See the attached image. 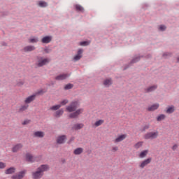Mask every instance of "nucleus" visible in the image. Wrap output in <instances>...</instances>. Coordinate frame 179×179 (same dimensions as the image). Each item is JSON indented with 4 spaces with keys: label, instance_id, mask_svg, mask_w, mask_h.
Masks as SVG:
<instances>
[{
    "label": "nucleus",
    "instance_id": "1",
    "mask_svg": "<svg viewBox=\"0 0 179 179\" xmlns=\"http://www.w3.org/2000/svg\"><path fill=\"white\" fill-rule=\"evenodd\" d=\"M79 103L78 101H72L68 106H66V110L69 113H71L69 115V117L71 119L79 118V115L83 113V108L78 109Z\"/></svg>",
    "mask_w": 179,
    "mask_h": 179
},
{
    "label": "nucleus",
    "instance_id": "2",
    "mask_svg": "<svg viewBox=\"0 0 179 179\" xmlns=\"http://www.w3.org/2000/svg\"><path fill=\"white\" fill-rule=\"evenodd\" d=\"M36 59V65L38 66V68H41V66H44V65H47V64L50 63V59L44 58L41 56H38Z\"/></svg>",
    "mask_w": 179,
    "mask_h": 179
},
{
    "label": "nucleus",
    "instance_id": "3",
    "mask_svg": "<svg viewBox=\"0 0 179 179\" xmlns=\"http://www.w3.org/2000/svg\"><path fill=\"white\" fill-rule=\"evenodd\" d=\"M159 136V131H150L144 136L145 139H156Z\"/></svg>",
    "mask_w": 179,
    "mask_h": 179
},
{
    "label": "nucleus",
    "instance_id": "4",
    "mask_svg": "<svg viewBox=\"0 0 179 179\" xmlns=\"http://www.w3.org/2000/svg\"><path fill=\"white\" fill-rule=\"evenodd\" d=\"M26 173H27V170L21 171L15 175H13L11 178L12 179H22L24 178V176H26Z\"/></svg>",
    "mask_w": 179,
    "mask_h": 179
},
{
    "label": "nucleus",
    "instance_id": "5",
    "mask_svg": "<svg viewBox=\"0 0 179 179\" xmlns=\"http://www.w3.org/2000/svg\"><path fill=\"white\" fill-rule=\"evenodd\" d=\"M41 93H43V91H39L36 94H34L28 96L24 101L25 104H30L31 101H34V100H36V96H37V94H40Z\"/></svg>",
    "mask_w": 179,
    "mask_h": 179
},
{
    "label": "nucleus",
    "instance_id": "6",
    "mask_svg": "<svg viewBox=\"0 0 179 179\" xmlns=\"http://www.w3.org/2000/svg\"><path fill=\"white\" fill-rule=\"evenodd\" d=\"M65 142H66V135H60L56 138V143L57 145H64Z\"/></svg>",
    "mask_w": 179,
    "mask_h": 179
},
{
    "label": "nucleus",
    "instance_id": "7",
    "mask_svg": "<svg viewBox=\"0 0 179 179\" xmlns=\"http://www.w3.org/2000/svg\"><path fill=\"white\" fill-rule=\"evenodd\" d=\"M37 169L44 176V173H45L47 171H50V165L42 164Z\"/></svg>",
    "mask_w": 179,
    "mask_h": 179
},
{
    "label": "nucleus",
    "instance_id": "8",
    "mask_svg": "<svg viewBox=\"0 0 179 179\" xmlns=\"http://www.w3.org/2000/svg\"><path fill=\"white\" fill-rule=\"evenodd\" d=\"M83 54V49H78L77 55H76L73 59V62H78L82 58Z\"/></svg>",
    "mask_w": 179,
    "mask_h": 179
},
{
    "label": "nucleus",
    "instance_id": "9",
    "mask_svg": "<svg viewBox=\"0 0 179 179\" xmlns=\"http://www.w3.org/2000/svg\"><path fill=\"white\" fill-rule=\"evenodd\" d=\"M44 175L40 172L38 169H36V171L32 172V178L33 179H41L43 178Z\"/></svg>",
    "mask_w": 179,
    "mask_h": 179
},
{
    "label": "nucleus",
    "instance_id": "10",
    "mask_svg": "<svg viewBox=\"0 0 179 179\" xmlns=\"http://www.w3.org/2000/svg\"><path fill=\"white\" fill-rule=\"evenodd\" d=\"M151 162H152V158H148L147 159H145L144 161L141 162L138 167L140 169H145V167H146L148 164H150Z\"/></svg>",
    "mask_w": 179,
    "mask_h": 179
},
{
    "label": "nucleus",
    "instance_id": "11",
    "mask_svg": "<svg viewBox=\"0 0 179 179\" xmlns=\"http://www.w3.org/2000/svg\"><path fill=\"white\" fill-rule=\"evenodd\" d=\"M25 159L27 162H29V163H34V162H36V157L29 152L26 154Z\"/></svg>",
    "mask_w": 179,
    "mask_h": 179
},
{
    "label": "nucleus",
    "instance_id": "12",
    "mask_svg": "<svg viewBox=\"0 0 179 179\" xmlns=\"http://www.w3.org/2000/svg\"><path fill=\"white\" fill-rule=\"evenodd\" d=\"M69 76H71L69 73H63L56 76L55 79L56 80H65V79H68Z\"/></svg>",
    "mask_w": 179,
    "mask_h": 179
},
{
    "label": "nucleus",
    "instance_id": "13",
    "mask_svg": "<svg viewBox=\"0 0 179 179\" xmlns=\"http://www.w3.org/2000/svg\"><path fill=\"white\" fill-rule=\"evenodd\" d=\"M157 89V85H153L144 89L145 93H152Z\"/></svg>",
    "mask_w": 179,
    "mask_h": 179
},
{
    "label": "nucleus",
    "instance_id": "14",
    "mask_svg": "<svg viewBox=\"0 0 179 179\" xmlns=\"http://www.w3.org/2000/svg\"><path fill=\"white\" fill-rule=\"evenodd\" d=\"M176 111V106L174 105L168 106L166 108L165 113L166 114H173Z\"/></svg>",
    "mask_w": 179,
    "mask_h": 179
},
{
    "label": "nucleus",
    "instance_id": "15",
    "mask_svg": "<svg viewBox=\"0 0 179 179\" xmlns=\"http://www.w3.org/2000/svg\"><path fill=\"white\" fill-rule=\"evenodd\" d=\"M52 40V36H46L42 38L41 43H43V44H48L49 43H51Z\"/></svg>",
    "mask_w": 179,
    "mask_h": 179
},
{
    "label": "nucleus",
    "instance_id": "16",
    "mask_svg": "<svg viewBox=\"0 0 179 179\" xmlns=\"http://www.w3.org/2000/svg\"><path fill=\"white\" fill-rule=\"evenodd\" d=\"M36 50V47L34 45H27L23 48L24 52H31V51H34Z\"/></svg>",
    "mask_w": 179,
    "mask_h": 179
},
{
    "label": "nucleus",
    "instance_id": "17",
    "mask_svg": "<svg viewBox=\"0 0 179 179\" xmlns=\"http://www.w3.org/2000/svg\"><path fill=\"white\" fill-rule=\"evenodd\" d=\"M83 127H85V124H83V123H78V124H73V127H71V129L73 131H78V129H82Z\"/></svg>",
    "mask_w": 179,
    "mask_h": 179
},
{
    "label": "nucleus",
    "instance_id": "18",
    "mask_svg": "<svg viewBox=\"0 0 179 179\" xmlns=\"http://www.w3.org/2000/svg\"><path fill=\"white\" fill-rule=\"evenodd\" d=\"M159 107H160V104L159 103H154L151 106H150L147 110L148 111H155V110H157V108H159Z\"/></svg>",
    "mask_w": 179,
    "mask_h": 179
},
{
    "label": "nucleus",
    "instance_id": "19",
    "mask_svg": "<svg viewBox=\"0 0 179 179\" xmlns=\"http://www.w3.org/2000/svg\"><path fill=\"white\" fill-rule=\"evenodd\" d=\"M22 148H23V145L22 143H18L16 144L12 149V152L13 153H16L17 152H19V150H20V149H22Z\"/></svg>",
    "mask_w": 179,
    "mask_h": 179
},
{
    "label": "nucleus",
    "instance_id": "20",
    "mask_svg": "<svg viewBox=\"0 0 179 179\" xmlns=\"http://www.w3.org/2000/svg\"><path fill=\"white\" fill-rule=\"evenodd\" d=\"M113 85V80L111 78H107L103 80V85L105 87H110Z\"/></svg>",
    "mask_w": 179,
    "mask_h": 179
},
{
    "label": "nucleus",
    "instance_id": "21",
    "mask_svg": "<svg viewBox=\"0 0 179 179\" xmlns=\"http://www.w3.org/2000/svg\"><path fill=\"white\" fill-rule=\"evenodd\" d=\"M126 138H127V134H122L115 138V143L122 142V141H124V139H125Z\"/></svg>",
    "mask_w": 179,
    "mask_h": 179
},
{
    "label": "nucleus",
    "instance_id": "22",
    "mask_svg": "<svg viewBox=\"0 0 179 179\" xmlns=\"http://www.w3.org/2000/svg\"><path fill=\"white\" fill-rule=\"evenodd\" d=\"M44 131H38L34 133V138H44L45 136Z\"/></svg>",
    "mask_w": 179,
    "mask_h": 179
},
{
    "label": "nucleus",
    "instance_id": "23",
    "mask_svg": "<svg viewBox=\"0 0 179 179\" xmlns=\"http://www.w3.org/2000/svg\"><path fill=\"white\" fill-rule=\"evenodd\" d=\"M16 172V168L15 167H10L5 171V174H13Z\"/></svg>",
    "mask_w": 179,
    "mask_h": 179
},
{
    "label": "nucleus",
    "instance_id": "24",
    "mask_svg": "<svg viewBox=\"0 0 179 179\" xmlns=\"http://www.w3.org/2000/svg\"><path fill=\"white\" fill-rule=\"evenodd\" d=\"M38 41H40V39L37 36H32L29 39V43H31V44H35L38 43Z\"/></svg>",
    "mask_w": 179,
    "mask_h": 179
},
{
    "label": "nucleus",
    "instance_id": "25",
    "mask_svg": "<svg viewBox=\"0 0 179 179\" xmlns=\"http://www.w3.org/2000/svg\"><path fill=\"white\" fill-rule=\"evenodd\" d=\"M74 8L77 12H81L82 13L85 12V8L79 4L74 5Z\"/></svg>",
    "mask_w": 179,
    "mask_h": 179
},
{
    "label": "nucleus",
    "instance_id": "26",
    "mask_svg": "<svg viewBox=\"0 0 179 179\" xmlns=\"http://www.w3.org/2000/svg\"><path fill=\"white\" fill-rule=\"evenodd\" d=\"M82 153H83V148H78L73 150V155H76V156L82 155Z\"/></svg>",
    "mask_w": 179,
    "mask_h": 179
},
{
    "label": "nucleus",
    "instance_id": "27",
    "mask_svg": "<svg viewBox=\"0 0 179 179\" xmlns=\"http://www.w3.org/2000/svg\"><path fill=\"white\" fill-rule=\"evenodd\" d=\"M38 6H39V8H47L48 3L44 1H40L38 2Z\"/></svg>",
    "mask_w": 179,
    "mask_h": 179
},
{
    "label": "nucleus",
    "instance_id": "28",
    "mask_svg": "<svg viewBox=\"0 0 179 179\" xmlns=\"http://www.w3.org/2000/svg\"><path fill=\"white\" fill-rule=\"evenodd\" d=\"M90 44V41H84L79 43V45L81 47H87Z\"/></svg>",
    "mask_w": 179,
    "mask_h": 179
},
{
    "label": "nucleus",
    "instance_id": "29",
    "mask_svg": "<svg viewBox=\"0 0 179 179\" xmlns=\"http://www.w3.org/2000/svg\"><path fill=\"white\" fill-rule=\"evenodd\" d=\"M27 108H29V105H27V104L22 105V106H21V107L19 109V113H23V111H26V110H27Z\"/></svg>",
    "mask_w": 179,
    "mask_h": 179
},
{
    "label": "nucleus",
    "instance_id": "30",
    "mask_svg": "<svg viewBox=\"0 0 179 179\" xmlns=\"http://www.w3.org/2000/svg\"><path fill=\"white\" fill-rule=\"evenodd\" d=\"M143 56H137L134 57L130 62V64H136V62H138V61L142 58Z\"/></svg>",
    "mask_w": 179,
    "mask_h": 179
},
{
    "label": "nucleus",
    "instance_id": "31",
    "mask_svg": "<svg viewBox=\"0 0 179 179\" xmlns=\"http://www.w3.org/2000/svg\"><path fill=\"white\" fill-rule=\"evenodd\" d=\"M61 108V105H55L52 107L50 108V110H51L52 111H57V110H59Z\"/></svg>",
    "mask_w": 179,
    "mask_h": 179
},
{
    "label": "nucleus",
    "instance_id": "32",
    "mask_svg": "<svg viewBox=\"0 0 179 179\" xmlns=\"http://www.w3.org/2000/svg\"><path fill=\"white\" fill-rule=\"evenodd\" d=\"M62 114H64V109H60V110L56 111L55 117H61V115H62Z\"/></svg>",
    "mask_w": 179,
    "mask_h": 179
},
{
    "label": "nucleus",
    "instance_id": "33",
    "mask_svg": "<svg viewBox=\"0 0 179 179\" xmlns=\"http://www.w3.org/2000/svg\"><path fill=\"white\" fill-rule=\"evenodd\" d=\"M102 124H104V120H99L96 121V122L94 124V126H95L96 127H100V125H102Z\"/></svg>",
    "mask_w": 179,
    "mask_h": 179
},
{
    "label": "nucleus",
    "instance_id": "34",
    "mask_svg": "<svg viewBox=\"0 0 179 179\" xmlns=\"http://www.w3.org/2000/svg\"><path fill=\"white\" fill-rule=\"evenodd\" d=\"M143 145V142L139 141L134 145V148L135 149H140V148H142Z\"/></svg>",
    "mask_w": 179,
    "mask_h": 179
},
{
    "label": "nucleus",
    "instance_id": "35",
    "mask_svg": "<svg viewBox=\"0 0 179 179\" xmlns=\"http://www.w3.org/2000/svg\"><path fill=\"white\" fill-rule=\"evenodd\" d=\"M166 29H167V27L165 25L161 24L158 26L159 31H166Z\"/></svg>",
    "mask_w": 179,
    "mask_h": 179
},
{
    "label": "nucleus",
    "instance_id": "36",
    "mask_svg": "<svg viewBox=\"0 0 179 179\" xmlns=\"http://www.w3.org/2000/svg\"><path fill=\"white\" fill-rule=\"evenodd\" d=\"M146 155H148V150H144L140 153L139 157L143 159V157H146Z\"/></svg>",
    "mask_w": 179,
    "mask_h": 179
},
{
    "label": "nucleus",
    "instance_id": "37",
    "mask_svg": "<svg viewBox=\"0 0 179 179\" xmlns=\"http://www.w3.org/2000/svg\"><path fill=\"white\" fill-rule=\"evenodd\" d=\"M68 103H69V101L68 99H64L60 101V103L59 105H60V107H62V106H66Z\"/></svg>",
    "mask_w": 179,
    "mask_h": 179
},
{
    "label": "nucleus",
    "instance_id": "38",
    "mask_svg": "<svg viewBox=\"0 0 179 179\" xmlns=\"http://www.w3.org/2000/svg\"><path fill=\"white\" fill-rule=\"evenodd\" d=\"M166 118V115L164 114H161L157 117V121H163Z\"/></svg>",
    "mask_w": 179,
    "mask_h": 179
},
{
    "label": "nucleus",
    "instance_id": "39",
    "mask_svg": "<svg viewBox=\"0 0 179 179\" xmlns=\"http://www.w3.org/2000/svg\"><path fill=\"white\" fill-rule=\"evenodd\" d=\"M43 51H44L45 54H50V52H51L52 51V50L48 47H45L43 49Z\"/></svg>",
    "mask_w": 179,
    "mask_h": 179
},
{
    "label": "nucleus",
    "instance_id": "40",
    "mask_svg": "<svg viewBox=\"0 0 179 179\" xmlns=\"http://www.w3.org/2000/svg\"><path fill=\"white\" fill-rule=\"evenodd\" d=\"M72 87H73L72 84H67L66 86H64V90H70V89H72Z\"/></svg>",
    "mask_w": 179,
    "mask_h": 179
},
{
    "label": "nucleus",
    "instance_id": "41",
    "mask_svg": "<svg viewBox=\"0 0 179 179\" xmlns=\"http://www.w3.org/2000/svg\"><path fill=\"white\" fill-rule=\"evenodd\" d=\"M162 57L164 58H167V57H171V52H164L162 55Z\"/></svg>",
    "mask_w": 179,
    "mask_h": 179
},
{
    "label": "nucleus",
    "instance_id": "42",
    "mask_svg": "<svg viewBox=\"0 0 179 179\" xmlns=\"http://www.w3.org/2000/svg\"><path fill=\"white\" fill-rule=\"evenodd\" d=\"M149 128H150V124H145L143 129H142V131L145 132V131H146V129H149Z\"/></svg>",
    "mask_w": 179,
    "mask_h": 179
},
{
    "label": "nucleus",
    "instance_id": "43",
    "mask_svg": "<svg viewBox=\"0 0 179 179\" xmlns=\"http://www.w3.org/2000/svg\"><path fill=\"white\" fill-rule=\"evenodd\" d=\"M24 85V81L20 80L17 82V86H23Z\"/></svg>",
    "mask_w": 179,
    "mask_h": 179
},
{
    "label": "nucleus",
    "instance_id": "44",
    "mask_svg": "<svg viewBox=\"0 0 179 179\" xmlns=\"http://www.w3.org/2000/svg\"><path fill=\"white\" fill-rule=\"evenodd\" d=\"M5 167H6V164L2 162H0V169H5Z\"/></svg>",
    "mask_w": 179,
    "mask_h": 179
},
{
    "label": "nucleus",
    "instance_id": "45",
    "mask_svg": "<svg viewBox=\"0 0 179 179\" xmlns=\"http://www.w3.org/2000/svg\"><path fill=\"white\" fill-rule=\"evenodd\" d=\"M27 124H30V120H25L22 122V125H27Z\"/></svg>",
    "mask_w": 179,
    "mask_h": 179
},
{
    "label": "nucleus",
    "instance_id": "46",
    "mask_svg": "<svg viewBox=\"0 0 179 179\" xmlns=\"http://www.w3.org/2000/svg\"><path fill=\"white\" fill-rule=\"evenodd\" d=\"M178 148V145L177 144H175L173 147H172V150H177Z\"/></svg>",
    "mask_w": 179,
    "mask_h": 179
},
{
    "label": "nucleus",
    "instance_id": "47",
    "mask_svg": "<svg viewBox=\"0 0 179 179\" xmlns=\"http://www.w3.org/2000/svg\"><path fill=\"white\" fill-rule=\"evenodd\" d=\"M112 150L113 152H117V150H118V147H113Z\"/></svg>",
    "mask_w": 179,
    "mask_h": 179
},
{
    "label": "nucleus",
    "instance_id": "48",
    "mask_svg": "<svg viewBox=\"0 0 179 179\" xmlns=\"http://www.w3.org/2000/svg\"><path fill=\"white\" fill-rule=\"evenodd\" d=\"M148 6H149V4H148V3L143 4V9H146V8H148Z\"/></svg>",
    "mask_w": 179,
    "mask_h": 179
},
{
    "label": "nucleus",
    "instance_id": "49",
    "mask_svg": "<svg viewBox=\"0 0 179 179\" xmlns=\"http://www.w3.org/2000/svg\"><path fill=\"white\" fill-rule=\"evenodd\" d=\"M74 141H75V137H71L69 141V143H71V142H73Z\"/></svg>",
    "mask_w": 179,
    "mask_h": 179
},
{
    "label": "nucleus",
    "instance_id": "50",
    "mask_svg": "<svg viewBox=\"0 0 179 179\" xmlns=\"http://www.w3.org/2000/svg\"><path fill=\"white\" fill-rule=\"evenodd\" d=\"M1 45H2L3 47H6V45H8V43H6V42H2V43H1Z\"/></svg>",
    "mask_w": 179,
    "mask_h": 179
},
{
    "label": "nucleus",
    "instance_id": "51",
    "mask_svg": "<svg viewBox=\"0 0 179 179\" xmlns=\"http://www.w3.org/2000/svg\"><path fill=\"white\" fill-rule=\"evenodd\" d=\"M145 57L147 58V59L152 58V55L148 54Z\"/></svg>",
    "mask_w": 179,
    "mask_h": 179
},
{
    "label": "nucleus",
    "instance_id": "52",
    "mask_svg": "<svg viewBox=\"0 0 179 179\" xmlns=\"http://www.w3.org/2000/svg\"><path fill=\"white\" fill-rule=\"evenodd\" d=\"M129 67V66H125V67L124 68V70L128 69Z\"/></svg>",
    "mask_w": 179,
    "mask_h": 179
},
{
    "label": "nucleus",
    "instance_id": "53",
    "mask_svg": "<svg viewBox=\"0 0 179 179\" xmlns=\"http://www.w3.org/2000/svg\"><path fill=\"white\" fill-rule=\"evenodd\" d=\"M62 163H65V159H63V160H62Z\"/></svg>",
    "mask_w": 179,
    "mask_h": 179
}]
</instances>
